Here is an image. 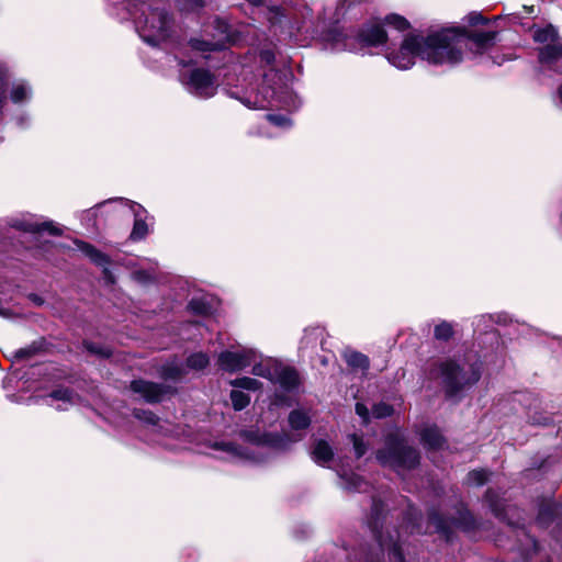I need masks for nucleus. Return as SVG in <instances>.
Segmentation results:
<instances>
[{
  "label": "nucleus",
  "mask_w": 562,
  "mask_h": 562,
  "mask_svg": "<svg viewBox=\"0 0 562 562\" xmlns=\"http://www.w3.org/2000/svg\"><path fill=\"white\" fill-rule=\"evenodd\" d=\"M462 41L453 30H440L426 37L407 35L389 60L400 69L412 67L416 56L434 65H454L462 60Z\"/></svg>",
  "instance_id": "obj_1"
},
{
  "label": "nucleus",
  "mask_w": 562,
  "mask_h": 562,
  "mask_svg": "<svg viewBox=\"0 0 562 562\" xmlns=\"http://www.w3.org/2000/svg\"><path fill=\"white\" fill-rule=\"evenodd\" d=\"M376 459L381 464L397 471L411 470L419 464L418 451L395 435L386 438L385 448L376 451Z\"/></svg>",
  "instance_id": "obj_2"
},
{
  "label": "nucleus",
  "mask_w": 562,
  "mask_h": 562,
  "mask_svg": "<svg viewBox=\"0 0 562 562\" xmlns=\"http://www.w3.org/2000/svg\"><path fill=\"white\" fill-rule=\"evenodd\" d=\"M438 376L441 378V383L448 396H453L464 387L471 386L480 379V373L471 369L470 372H464L452 360L442 361L438 366Z\"/></svg>",
  "instance_id": "obj_3"
},
{
  "label": "nucleus",
  "mask_w": 562,
  "mask_h": 562,
  "mask_svg": "<svg viewBox=\"0 0 562 562\" xmlns=\"http://www.w3.org/2000/svg\"><path fill=\"white\" fill-rule=\"evenodd\" d=\"M142 36L148 43L166 40L169 36L171 19L164 9H150L144 19L137 21Z\"/></svg>",
  "instance_id": "obj_4"
},
{
  "label": "nucleus",
  "mask_w": 562,
  "mask_h": 562,
  "mask_svg": "<svg viewBox=\"0 0 562 562\" xmlns=\"http://www.w3.org/2000/svg\"><path fill=\"white\" fill-rule=\"evenodd\" d=\"M529 529H498V533L494 537V546L503 550L527 551V548L520 546V537L527 538L531 543V551L537 554L539 551L538 540L528 533Z\"/></svg>",
  "instance_id": "obj_5"
},
{
  "label": "nucleus",
  "mask_w": 562,
  "mask_h": 562,
  "mask_svg": "<svg viewBox=\"0 0 562 562\" xmlns=\"http://www.w3.org/2000/svg\"><path fill=\"white\" fill-rule=\"evenodd\" d=\"M453 30L458 36L462 37V52L464 48L473 50L475 54H482L495 43L497 33L494 31L490 32H468L464 27H449Z\"/></svg>",
  "instance_id": "obj_6"
},
{
  "label": "nucleus",
  "mask_w": 562,
  "mask_h": 562,
  "mask_svg": "<svg viewBox=\"0 0 562 562\" xmlns=\"http://www.w3.org/2000/svg\"><path fill=\"white\" fill-rule=\"evenodd\" d=\"M373 537L386 551L387 559L392 562H406L404 549L400 542V529H372Z\"/></svg>",
  "instance_id": "obj_7"
},
{
  "label": "nucleus",
  "mask_w": 562,
  "mask_h": 562,
  "mask_svg": "<svg viewBox=\"0 0 562 562\" xmlns=\"http://www.w3.org/2000/svg\"><path fill=\"white\" fill-rule=\"evenodd\" d=\"M130 389L142 396L147 403H159L166 394L175 393V389L168 385L146 380H133Z\"/></svg>",
  "instance_id": "obj_8"
},
{
  "label": "nucleus",
  "mask_w": 562,
  "mask_h": 562,
  "mask_svg": "<svg viewBox=\"0 0 562 562\" xmlns=\"http://www.w3.org/2000/svg\"><path fill=\"white\" fill-rule=\"evenodd\" d=\"M252 351H223L217 359L218 367L227 372H236L249 367L252 362Z\"/></svg>",
  "instance_id": "obj_9"
},
{
  "label": "nucleus",
  "mask_w": 562,
  "mask_h": 562,
  "mask_svg": "<svg viewBox=\"0 0 562 562\" xmlns=\"http://www.w3.org/2000/svg\"><path fill=\"white\" fill-rule=\"evenodd\" d=\"M189 85L201 97H211L214 93V76L206 69H193L189 77Z\"/></svg>",
  "instance_id": "obj_10"
},
{
  "label": "nucleus",
  "mask_w": 562,
  "mask_h": 562,
  "mask_svg": "<svg viewBox=\"0 0 562 562\" xmlns=\"http://www.w3.org/2000/svg\"><path fill=\"white\" fill-rule=\"evenodd\" d=\"M272 382L290 391L299 386L300 375L296 369L278 362Z\"/></svg>",
  "instance_id": "obj_11"
},
{
  "label": "nucleus",
  "mask_w": 562,
  "mask_h": 562,
  "mask_svg": "<svg viewBox=\"0 0 562 562\" xmlns=\"http://www.w3.org/2000/svg\"><path fill=\"white\" fill-rule=\"evenodd\" d=\"M538 520L544 525H562V504L554 501L542 503L539 508Z\"/></svg>",
  "instance_id": "obj_12"
},
{
  "label": "nucleus",
  "mask_w": 562,
  "mask_h": 562,
  "mask_svg": "<svg viewBox=\"0 0 562 562\" xmlns=\"http://www.w3.org/2000/svg\"><path fill=\"white\" fill-rule=\"evenodd\" d=\"M387 34L380 25H372L359 33V42L364 46H379L385 44Z\"/></svg>",
  "instance_id": "obj_13"
},
{
  "label": "nucleus",
  "mask_w": 562,
  "mask_h": 562,
  "mask_svg": "<svg viewBox=\"0 0 562 562\" xmlns=\"http://www.w3.org/2000/svg\"><path fill=\"white\" fill-rule=\"evenodd\" d=\"M562 58V43H551L538 48V60L544 65H552Z\"/></svg>",
  "instance_id": "obj_14"
},
{
  "label": "nucleus",
  "mask_w": 562,
  "mask_h": 562,
  "mask_svg": "<svg viewBox=\"0 0 562 562\" xmlns=\"http://www.w3.org/2000/svg\"><path fill=\"white\" fill-rule=\"evenodd\" d=\"M77 246L79 250L85 254L93 263L98 266H105L110 262L109 256L98 250L93 245L78 241Z\"/></svg>",
  "instance_id": "obj_15"
},
{
  "label": "nucleus",
  "mask_w": 562,
  "mask_h": 562,
  "mask_svg": "<svg viewBox=\"0 0 562 562\" xmlns=\"http://www.w3.org/2000/svg\"><path fill=\"white\" fill-rule=\"evenodd\" d=\"M333 457L334 451L331 447L328 445V442H326L325 440H318L315 443L312 450V458L316 463L324 465L331 461Z\"/></svg>",
  "instance_id": "obj_16"
},
{
  "label": "nucleus",
  "mask_w": 562,
  "mask_h": 562,
  "mask_svg": "<svg viewBox=\"0 0 562 562\" xmlns=\"http://www.w3.org/2000/svg\"><path fill=\"white\" fill-rule=\"evenodd\" d=\"M422 442L431 449H438L443 443V437L441 436L437 427H427L420 432Z\"/></svg>",
  "instance_id": "obj_17"
},
{
  "label": "nucleus",
  "mask_w": 562,
  "mask_h": 562,
  "mask_svg": "<svg viewBox=\"0 0 562 562\" xmlns=\"http://www.w3.org/2000/svg\"><path fill=\"white\" fill-rule=\"evenodd\" d=\"M532 38L536 43L548 45L559 40V32L553 25L549 24L546 27L536 29Z\"/></svg>",
  "instance_id": "obj_18"
},
{
  "label": "nucleus",
  "mask_w": 562,
  "mask_h": 562,
  "mask_svg": "<svg viewBox=\"0 0 562 562\" xmlns=\"http://www.w3.org/2000/svg\"><path fill=\"white\" fill-rule=\"evenodd\" d=\"M278 361L269 359L252 367V374L268 379L272 382Z\"/></svg>",
  "instance_id": "obj_19"
},
{
  "label": "nucleus",
  "mask_w": 562,
  "mask_h": 562,
  "mask_svg": "<svg viewBox=\"0 0 562 562\" xmlns=\"http://www.w3.org/2000/svg\"><path fill=\"white\" fill-rule=\"evenodd\" d=\"M10 83V75L7 66L0 64V116L8 101V91Z\"/></svg>",
  "instance_id": "obj_20"
},
{
  "label": "nucleus",
  "mask_w": 562,
  "mask_h": 562,
  "mask_svg": "<svg viewBox=\"0 0 562 562\" xmlns=\"http://www.w3.org/2000/svg\"><path fill=\"white\" fill-rule=\"evenodd\" d=\"M417 535H437L440 541H445V543H451L457 538L458 529H434V532H430V529H416Z\"/></svg>",
  "instance_id": "obj_21"
},
{
  "label": "nucleus",
  "mask_w": 562,
  "mask_h": 562,
  "mask_svg": "<svg viewBox=\"0 0 562 562\" xmlns=\"http://www.w3.org/2000/svg\"><path fill=\"white\" fill-rule=\"evenodd\" d=\"M310 417L302 411H293L289 415V424L293 429H305L310 426Z\"/></svg>",
  "instance_id": "obj_22"
},
{
  "label": "nucleus",
  "mask_w": 562,
  "mask_h": 562,
  "mask_svg": "<svg viewBox=\"0 0 562 562\" xmlns=\"http://www.w3.org/2000/svg\"><path fill=\"white\" fill-rule=\"evenodd\" d=\"M345 358L348 366L352 368L361 370H367L369 368V359L363 353L352 351L347 353Z\"/></svg>",
  "instance_id": "obj_23"
},
{
  "label": "nucleus",
  "mask_w": 562,
  "mask_h": 562,
  "mask_svg": "<svg viewBox=\"0 0 562 562\" xmlns=\"http://www.w3.org/2000/svg\"><path fill=\"white\" fill-rule=\"evenodd\" d=\"M210 359L204 352H195L187 358V366L193 370H202L207 367Z\"/></svg>",
  "instance_id": "obj_24"
},
{
  "label": "nucleus",
  "mask_w": 562,
  "mask_h": 562,
  "mask_svg": "<svg viewBox=\"0 0 562 562\" xmlns=\"http://www.w3.org/2000/svg\"><path fill=\"white\" fill-rule=\"evenodd\" d=\"M453 334H454L453 326L446 321L436 325V327L434 329V336L437 340L447 341L452 338Z\"/></svg>",
  "instance_id": "obj_25"
},
{
  "label": "nucleus",
  "mask_w": 562,
  "mask_h": 562,
  "mask_svg": "<svg viewBox=\"0 0 562 562\" xmlns=\"http://www.w3.org/2000/svg\"><path fill=\"white\" fill-rule=\"evenodd\" d=\"M148 234V225L147 223L136 217L134 221L133 229L131 232L130 238L134 241L144 239Z\"/></svg>",
  "instance_id": "obj_26"
},
{
  "label": "nucleus",
  "mask_w": 562,
  "mask_h": 562,
  "mask_svg": "<svg viewBox=\"0 0 562 562\" xmlns=\"http://www.w3.org/2000/svg\"><path fill=\"white\" fill-rule=\"evenodd\" d=\"M231 401L235 411H241L248 406L250 397L241 391L233 390L231 392Z\"/></svg>",
  "instance_id": "obj_27"
},
{
  "label": "nucleus",
  "mask_w": 562,
  "mask_h": 562,
  "mask_svg": "<svg viewBox=\"0 0 562 562\" xmlns=\"http://www.w3.org/2000/svg\"><path fill=\"white\" fill-rule=\"evenodd\" d=\"M184 370L178 364H167L161 368L160 375L166 380H178L182 378Z\"/></svg>",
  "instance_id": "obj_28"
},
{
  "label": "nucleus",
  "mask_w": 562,
  "mask_h": 562,
  "mask_svg": "<svg viewBox=\"0 0 562 562\" xmlns=\"http://www.w3.org/2000/svg\"><path fill=\"white\" fill-rule=\"evenodd\" d=\"M485 502L487 503L488 507L495 513V515H499L503 510V504L502 499L498 496V494L488 488L485 493Z\"/></svg>",
  "instance_id": "obj_29"
},
{
  "label": "nucleus",
  "mask_w": 562,
  "mask_h": 562,
  "mask_svg": "<svg viewBox=\"0 0 562 562\" xmlns=\"http://www.w3.org/2000/svg\"><path fill=\"white\" fill-rule=\"evenodd\" d=\"M24 229L33 233L47 232L54 236L61 234V231L54 226L50 222H45L42 224H29Z\"/></svg>",
  "instance_id": "obj_30"
},
{
  "label": "nucleus",
  "mask_w": 562,
  "mask_h": 562,
  "mask_svg": "<svg viewBox=\"0 0 562 562\" xmlns=\"http://www.w3.org/2000/svg\"><path fill=\"white\" fill-rule=\"evenodd\" d=\"M231 384L235 387L252 391H256L261 386V383L258 380L248 376L235 379L231 381Z\"/></svg>",
  "instance_id": "obj_31"
},
{
  "label": "nucleus",
  "mask_w": 562,
  "mask_h": 562,
  "mask_svg": "<svg viewBox=\"0 0 562 562\" xmlns=\"http://www.w3.org/2000/svg\"><path fill=\"white\" fill-rule=\"evenodd\" d=\"M133 416L136 419L142 420L149 425L155 426L159 423V417L156 414H154L151 411L135 408V409H133Z\"/></svg>",
  "instance_id": "obj_32"
},
{
  "label": "nucleus",
  "mask_w": 562,
  "mask_h": 562,
  "mask_svg": "<svg viewBox=\"0 0 562 562\" xmlns=\"http://www.w3.org/2000/svg\"><path fill=\"white\" fill-rule=\"evenodd\" d=\"M83 346L90 353H93L101 358H109L112 356L111 349L105 346H101L90 341H85Z\"/></svg>",
  "instance_id": "obj_33"
},
{
  "label": "nucleus",
  "mask_w": 562,
  "mask_h": 562,
  "mask_svg": "<svg viewBox=\"0 0 562 562\" xmlns=\"http://www.w3.org/2000/svg\"><path fill=\"white\" fill-rule=\"evenodd\" d=\"M488 472L486 470H473L468 474V482L473 485H483L488 480Z\"/></svg>",
  "instance_id": "obj_34"
},
{
  "label": "nucleus",
  "mask_w": 562,
  "mask_h": 562,
  "mask_svg": "<svg viewBox=\"0 0 562 562\" xmlns=\"http://www.w3.org/2000/svg\"><path fill=\"white\" fill-rule=\"evenodd\" d=\"M385 22L389 25L394 26L398 31H406L409 29V22L402 15L398 14H390L385 18Z\"/></svg>",
  "instance_id": "obj_35"
},
{
  "label": "nucleus",
  "mask_w": 562,
  "mask_h": 562,
  "mask_svg": "<svg viewBox=\"0 0 562 562\" xmlns=\"http://www.w3.org/2000/svg\"><path fill=\"white\" fill-rule=\"evenodd\" d=\"M10 98H11L12 102H14V103H20V102L26 100L27 89H26L25 85H23V83L14 85L10 90Z\"/></svg>",
  "instance_id": "obj_36"
},
{
  "label": "nucleus",
  "mask_w": 562,
  "mask_h": 562,
  "mask_svg": "<svg viewBox=\"0 0 562 562\" xmlns=\"http://www.w3.org/2000/svg\"><path fill=\"white\" fill-rule=\"evenodd\" d=\"M372 414L375 418L389 417L393 414V407L386 403H379L373 406Z\"/></svg>",
  "instance_id": "obj_37"
},
{
  "label": "nucleus",
  "mask_w": 562,
  "mask_h": 562,
  "mask_svg": "<svg viewBox=\"0 0 562 562\" xmlns=\"http://www.w3.org/2000/svg\"><path fill=\"white\" fill-rule=\"evenodd\" d=\"M191 47L195 50L200 52H211L218 49V46L211 42H205L202 40H191L190 42Z\"/></svg>",
  "instance_id": "obj_38"
},
{
  "label": "nucleus",
  "mask_w": 562,
  "mask_h": 562,
  "mask_svg": "<svg viewBox=\"0 0 562 562\" xmlns=\"http://www.w3.org/2000/svg\"><path fill=\"white\" fill-rule=\"evenodd\" d=\"M349 438L353 445L356 457L361 458L367 451V446L364 445L362 438L356 434L350 435Z\"/></svg>",
  "instance_id": "obj_39"
},
{
  "label": "nucleus",
  "mask_w": 562,
  "mask_h": 562,
  "mask_svg": "<svg viewBox=\"0 0 562 562\" xmlns=\"http://www.w3.org/2000/svg\"><path fill=\"white\" fill-rule=\"evenodd\" d=\"M49 396L57 401L70 402L72 398V392L69 389H57L54 390Z\"/></svg>",
  "instance_id": "obj_40"
},
{
  "label": "nucleus",
  "mask_w": 562,
  "mask_h": 562,
  "mask_svg": "<svg viewBox=\"0 0 562 562\" xmlns=\"http://www.w3.org/2000/svg\"><path fill=\"white\" fill-rule=\"evenodd\" d=\"M189 308L196 314H206L207 313V306L199 300H192L189 303Z\"/></svg>",
  "instance_id": "obj_41"
},
{
  "label": "nucleus",
  "mask_w": 562,
  "mask_h": 562,
  "mask_svg": "<svg viewBox=\"0 0 562 562\" xmlns=\"http://www.w3.org/2000/svg\"><path fill=\"white\" fill-rule=\"evenodd\" d=\"M37 352V348L32 345L26 348H21L16 351L15 356L21 359H29Z\"/></svg>",
  "instance_id": "obj_42"
},
{
  "label": "nucleus",
  "mask_w": 562,
  "mask_h": 562,
  "mask_svg": "<svg viewBox=\"0 0 562 562\" xmlns=\"http://www.w3.org/2000/svg\"><path fill=\"white\" fill-rule=\"evenodd\" d=\"M468 22L471 24V25H476V24H480V23H486L487 20L482 16V14L480 13H476V12H472L468 15Z\"/></svg>",
  "instance_id": "obj_43"
},
{
  "label": "nucleus",
  "mask_w": 562,
  "mask_h": 562,
  "mask_svg": "<svg viewBox=\"0 0 562 562\" xmlns=\"http://www.w3.org/2000/svg\"><path fill=\"white\" fill-rule=\"evenodd\" d=\"M383 504L380 501L373 499L372 502V517L376 521L379 517L382 515Z\"/></svg>",
  "instance_id": "obj_44"
},
{
  "label": "nucleus",
  "mask_w": 562,
  "mask_h": 562,
  "mask_svg": "<svg viewBox=\"0 0 562 562\" xmlns=\"http://www.w3.org/2000/svg\"><path fill=\"white\" fill-rule=\"evenodd\" d=\"M356 413L363 418V420L367 423L369 418V409L368 407L362 403L356 404Z\"/></svg>",
  "instance_id": "obj_45"
},
{
  "label": "nucleus",
  "mask_w": 562,
  "mask_h": 562,
  "mask_svg": "<svg viewBox=\"0 0 562 562\" xmlns=\"http://www.w3.org/2000/svg\"><path fill=\"white\" fill-rule=\"evenodd\" d=\"M215 447L217 449H221V450H224V451H228V452H236L237 451V448L234 443L232 442H221V443H216Z\"/></svg>",
  "instance_id": "obj_46"
},
{
  "label": "nucleus",
  "mask_w": 562,
  "mask_h": 562,
  "mask_svg": "<svg viewBox=\"0 0 562 562\" xmlns=\"http://www.w3.org/2000/svg\"><path fill=\"white\" fill-rule=\"evenodd\" d=\"M188 1H189V4L186 8L188 10H195V9H199V8L203 7V1L202 0H188Z\"/></svg>",
  "instance_id": "obj_47"
},
{
  "label": "nucleus",
  "mask_w": 562,
  "mask_h": 562,
  "mask_svg": "<svg viewBox=\"0 0 562 562\" xmlns=\"http://www.w3.org/2000/svg\"><path fill=\"white\" fill-rule=\"evenodd\" d=\"M267 119L277 125H281L284 121V117L272 114L267 115Z\"/></svg>",
  "instance_id": "obj_48"
},
{
  "label": "nucleus",
  "mask_w": 562,
  "mask_h": 562,
  "mask_svg": "<svg viewBox=\"0 0 562 562\" xmlns=\"http://www.w3.org/2000/svg\"><path fill=\"white\" fill-rule=\"evenodd\" d=\"M29 297L32 300L33 303H35L38 306L44 303V300L37 294H31Z\"/></svg>",
  "instance_id": "obj_49"
},
{
  "label": "nucleus",
  "mask_w": 562,
  "mask_h": 562,
  "mask_svg": "<svg viewBox=\"0 0 562 562\" xmlns=\"http://www.w3.org/2000/svg\"><path fill=\"white\" fill-rule=\"evenodd\" d=\"M462 532L467 535V537L472 538L475 535L477 529H460Z\"/></svg>",
  "instance_id": "obj_50"
},
{
  "label": "nucleus",
  "mask_w": 562,
  "mask_h": 562,
  "mask_svg": "<svg viewBox=\"0 0 562 562\" xmlns=\"http://www.w3.org/2000/svg\"><path fill=\"white\" fill-rule=\"evenodd\" d=\"M557 93H558L559 100L562 104V83L558 87Z\"/></svg>",
  "instance_id": "obj_51"
},
{
  "label": "nucleus",
  "mask_w": 562,
  "mask_h": 562,
  "mask_svg": "<svg viewBox=\"0 0 562 562\" xmlns=\"http://www.w3.org/2000/svg\"><path fill=\"white\" fill-rule=\"evenodd\" d=\"M355 481H357V483L355 482V488L356 490H361L360 479L359 477H355Z\"/></svg>",
  "instance_id": "obj_52"
},
{
  "label": "nucleus",
  "mask_w": 562,
  "mask_h": 562,
  "mask_svg": "<svg viewBox=\"0 0 562 562\" xmlns=\"http://www.w3.org/2000/svg\"><path fill=\"white\" fill-rule=\"evenodd\" d=\"M542 562H552L551 558L550 557H547L544 561Z\"/></svg>",
  "instance_id": "obj_53"
}]
</instances>
